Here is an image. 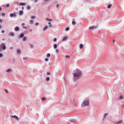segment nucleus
I'll use <instances>...</instances> for the list:
<instances>
[{
    "mask_svg": "<svg viewBox=\"0 0 124 124\" xmlns=\"http://www.w3.org/2000/svg\"><path fill=\"white\" fill-rule=\"evenodd\" d=\"M15 31H20V28H19L18 27H15Z\"/></svg>",
    "mask_w": 124,
    "mask_h": 124,
    "instance_id": "10",
    "label": "nucleus"
},
{
    "mask_svg": "<svg viewBox=\"0 0 124 124\" xmlns=\"http://www.w3.org/2000/svg\"><path fill=\"white\" fill-rule=\"evenodd\" d=\"M23 60H26V58L23 57Z\"/></svg>",
    "mask_w": 124,
    "mask_h": 124,
    "instance_id": "56",
    "label": "nucleus"
},
{
    "mask_svg": "<svg viewBox=\"0 0 124 124\" xmlns=\"http://www.w3.org/2000/svg\"><path fill=\"white\" fill-rule=\"evenodd\" d=\"M32 31V30L31 29L29 30V31Z\"/></svg>",
    "mask_w": 124,
    "mask_h": 124,
    "instance_id": "53",
    "label": "nucleus"
},
{
    "mask_svg": "<svg viewBox=\"0 0 124 124\" xmlns=\"http://www.w3.org/2000/svg\"><path fill=\"white\" fill-rule=\"evenodd\" d=\"M27 10H31V6H27Z\"/></svg>",
    "mask_w": 124,
    "mask_h": 124,
    "instance_id": "23",
    "label": "nucleus"
},
{
    "mask_svg": "<svg viewBox=\"0 0 124 124\" xmlns=\"http://www.w3.org/2000/svg\"><path fill=\"white\" fill-rule=\"evenodd\" d=\"M11 118L15 119V120H17V121H19V117H18L16 115H11Z\"/></svg>",
    "mask_w": 124,
    "mask_h": 124,
    "instance_id": "5",
    "label": "nucleus"
},
{
    "mask_svg": "<svg viewBox=\"0 0 124 124\" xmlns=\"http://www.w3.org/2000/svg\"><path fill=\"white\" fill-rule=\"evenodd\" d=\"M48 24L49 28H52V27H53V25L51 24V22H49Z\"/></svg>",
    "mask_w": 124,
    "mask_h": 124,
    "instance_id": "20",
    "label": "nucleus"
},
{
    "mask_svg": "<svg viewBox=\"0 0 124 124\" xmlns=\"http://www.w3.org/2000/svg\"><path fill=\"white\" fill-rule=\"evenodd\" d=\"M90 106V102L89 101H84L81 104V107L84 108Z\"/></svg>",
    "mask_w": 124,
    "mask_h": 124,
    "instance_id": "1",
    "label": "nucleus"
},
{
    "mask_svg": "<svg viewBox=\"0 0 124 124\" xmlns=\"http://www.w3.org/2000/svg\"><path fill=\"white\" fill-rule=\"evenodd\" d=\"M10 50H13V46L10 47Z\"/></svg>",
    "mask_w": 124,
    "mask_h": 124,
    "instance_id": "41",
    "label": "nucleus"
},
{
    "mask_svg": "<svg viewBox=\"0 0 124 124\" xmlns=\"http://www.w3.org/2000/svg\"><path fill=\"white\" fill-rule=\"evenodd\" d=\"M36 18V17H35V16H31V19H34Z\"/></svg>",
    "mask_w": 124,
    "mask_h": 124,
    "instance_id": "24",
    "label": "nucleus"
},
{
    "mask_svg": "<svg viewBox=\"0 0 124 124\" xmlns=\"http://www.w3.org/2000/svg\"><path fill=\"white\" fill-rule=\"evenodd\" d=\"M89 30H95V29H97V26H91L89 27Z\"/></svg>",
    "mask_w": 124,
    "mask_h": 124,
    "instance_id": "4",
    "label": "nucleus"
},
{
    "mask_svg": "<svg viewBox=\"0 0 124 124\" xmlns=\"http://www.w3.org/2000/svg\"><path fill=\"white\" fill-rule=\"evenodd\" d=\"M113 43H115V42H116V41L115 40H113Z\"/></svg>",
    "mask_w": 124,
    "mask_h": 124,
    "instance_id": "52",
    "label": "nucleus"
},
{
    "mask_svg": "<svg viewBox=\"0 0 124 124\" xmlns=\"http://www.w3.org/2000/svg\"><path fill=\"white\" fill-rule=\"evenodd\" d=\"M72 25H76V22L73 20L72 22Z\"/></svg>",
    "mask_w": 124,
    "mask_h": 124,
    "instance_id": "22",
    "label": "nucleus"
},
{
    "mask_svg": "<svg viewBox=\"0 0 124 124\" xmlns=\"http://www.w3.org/2000/svg\"><path fill=\"white\" fill-rule=\"evenodd\" d=\"M111 7H112V4H109L108 6V8H111Z\"/></svg>",
    "mask_w": 124,
    "mask_h": 124,
    "instance_id": "21",
    "label": "nucleus"
},
{
    "mask_svg": "<svg viewBox=\"0 0 124 124\" xmlns=\"http://www.w3.org/2000/svg\"><path fill=\"white\" fill-rule=\"evenodd\" d=\"M38 1V0H35L34 2H37Z\"/></svg>",
    "mask_w": 124,
    "mask_h": 124,
    "instance_id": "50",
    "label": "nucleus"
},
{
    "mask_svg": "<svg viewBox=\"0 0 124 124\" xmlns=\"http://www.w3.org/2000/svg\"><path fill=\"white\" fill-rule=\"evenodd\" d=\"M56 53H59V49H56Z\"/></svg>",
    "mask_w": 124,
    "mask_h": 124,
    "instance_id": "48",
    "label": "nucleus"
},
{
    "mask_svg": "<svg viewBox=\"0 0 124 124\" xmlns=\"http://www.w3.org/2000/svg\"><path fill=\"white\" fill-rule=\"evenodd\" d=\"M5 92L6 93H8V91H7V90L5 89Z\"/></svg>",
    "mask_w": 124,
    "mask_h": 124,
    "instance_id": "40",
    "label": "nucleus"
},
{
    "mask_svg": "<svg viewBox=\"0 0 124 124\" xmlns=\"http://www.w3.org/2000/svg\"><path fill=\"white\" fill-rule=\"evenodd\" d=\"M30 24H31V25H33L34 21L33 20H30Z\"/></svg>",
    "mask_w": 124,
    "mask_h": 124,
    "instance_id": "16",
    "label": "nucleus"
},
{
    "mask_svg": "<svg viewBox=\"0 0 124 124\" xmlns=\"http://www.w3.org/2000/svg\"><path fill=\"white\" fill-rule=\"evenodd\" d=\"M46 75H50L51 74L50 73V72H47Z\"/></svg>",
    "mask_w": 124,
    "mask_h": 124,
    "instance_id": "36",
    "label": "nucleus"
},
{
    "mask_svg": "<svg viewBox=\"0 0 124 124\" xmlns=\"http://www.w3.org/2000/svg\"><path fill=\"white\" fill-rule=\"evenodd\" d=\"M122 123H123V121H120L118 122L117 123V124H122Z\"/></svg>",
    "mask_w": 124,
    "mask_h": 124,
    "instance_id": "32",
    "label": "nucleus"
},
{
    "mask_svg": "<svg viewBox=\"0 0 124 124\" xmlns=\"http://www.w3.org/2000/svg\"><path fill=\"white\" fill-rule=\"evenodd\" d=\"M6 72H7V73H10L12 72V69L9 68L8 69H7L6 70Z\"/></svg>",
    "mask_w": 124,
    "mask_h": 124,
    "instance_id": "6",
    "label": "nucleus"
},
{
    "mask_svg": "<svg viewBox=\"0 0 124 124\" xmlns=\"http://www.w3.org/2000/svg\"><path fill=\"white\" fill-rule=\"evenodd\" d=\"M48 61H49V59H48L47 58L45 59V61L46 62H48Z\"/></svg>",
    "mask_w": 124,
    "mask_h": 124,
    "instance_id": "39",
    "label": "nucleus"
},
{
    "mask_svg": "<svg viewBox=\"0 0 124 124\" xmlns=\"http://www.w3.org/2000/svg\"><path fill=\"white\" fill-rule=\"evenodd\" d=\"M3 57V55H2V53H0V58H1Z\"/></svg>",
    "mask_w": 124,
    "mask_h": 124,
    "instance_id": "29",
    "label": "nucleus"
},
{
    "mask_svg": "<svg viewBox=\"0 0 124 124\" xmlns=\"http://www.w3.org/2000/svg\"><path fill=\"white\" fill-rule=\"evenodd\" d=\"M25 4H26L25 3H20L19 4L20 5H25Z\"/></svg>",
    "mask_w": 124,
    "mask_h": 124,
    "instance_id": "31",
    "label": "nucleus"
},
{
    "mask_svg": "<svg viewBox=\"0 0 124 124\" xmlns=\"http://www.w3.org/2000/svg\"><path fill=\"white\" fill-rule=\"evenodd\" d=\"M47 29H48V26H46V27L43 29V31H46V30H47Z\"/></svg>",
    "mask_w": 124,
    "mask_h": 124,
    "instance_id": "25",
    "label": "nucleus"
},
{
    "mask_svg": "<svg viewBox=\"0 0 124 124\" xmlns=\"http://www.w3.org/2000/svg\"><path fill=\"white\" fill-rule=\"evenodd\" d=\"M46 81H50V78L47 77L46 78Z\"/></svg>",
    "mask_w": 124,
    "mask_h": 124,
    "instance_id": "28",
    "label": "nucleus"
},
{
    "mask_svg": "<svg viewBox=\"0 0 124 124\" xmlns=\"http://www.w3.org/2000/svg\"><path fill=\"white\" fill-rule=\"evenodd\" d=\"M1 32L2 33H4L5 31H4V30H2L1 31Z\"/></svg>",
    "mask_w": 124,
    "mask_h": 124,
    "instance_id": "44",
    "label": "nucleus"
},
{
    "mask_svg": "<svg viewBox=\"0 0 124 124\" xmlns=\"http://www.w3.org/2000/svg\"><path fill=\"white\" fill-rule=\"evenodd\" d=\"M16 52L18 55H21L22 52L21 51V50L20 49H17Z\"/></svg>",
    "mask_w": 124,
    "mask_h": 124,
    "instance_id": "8",
    "label": "nucleus"
},
{
    "mask_svg": "<svg viewBox=\"0 0 124 124\" xmlns=\"http://www.w3.org/2000/svg\"><path fill=\"white\" fill-rule=\"evenodd\" d=\"M120 99H123V96H121L120 97Z\"/></svg>",
    "mask_w": 124,
    "mask_h": 124,
    "instance_id": "47",
    "label": "nucleus"
},
{
    "mask_svg": "<svg viewBox=\"0 0 124 124\" xmlns=\"http://www.w3.org/2000/svg\"><path fill=\"white\" fill-rule=\"evenodd\" d=\"M65 57L67 58V59H70V56H69V55H65Z\"/></svg>",
    "mask_w": 124,
    "mask_h": 124,
    "instance_id": "30",
    "label": "nucleus"
},
{
    "mask_svg": "<svg viewBox=\"0 0 124 124\" xmlns=\"http://www.w3.org/2000/svg\"><path fill=\"white\" fill-rule=\"evenodd\" d=\"M67 38H68V37L67 36H64L63 38V39H62V41H63V42H64V41L67 40Z\"/></svg>",
    "mask_w": 124,
    "mask_h": 124,
    "instance_id": "9",
    "label": "nucleus"
},
{
    "mask_svg": "<svg viewBox=\"0 0 124 124\" xmlns=\"http://www.w3.org/2000/svg\"><path fill=\"white\" fill-rule=\"evenodd\" d=\"M1 10V8L0 7V11Z\"/></svg>",
    "mask_w": 124,
    "mask_h": 124,
    "instance_id": "57",
    "label": "nucleus"
},
{
    "mask_svg": "<svg viewBox=\"0 0 124 124\" xmlns=\"http://www.w3.org/2000/svg\"><path fill=\"white\" fill-rule=\"evenodd\" d=\"M9 35H10V36H14V32H10L9 33Z\"/></svg>",
    "mask_w": 124,
    "mask_h": 124,
    "instance_id": "13",
    "label": "nucleus"
},
{
    "mask_svg": "<svg viewBox=\"0 0 124 124\" xmlns=\"http://www.w3.org/2000/svg\"><path fill=\"white\" fill-rule=\"evenodd\" d=\"M53 41H54V42H56V41H57V38H55L53 39Z\"/></svg>",
    "mask_w": 124,
    "mask_h": 124,
    "instance_id": "35",
    "label": "nucleus"
},
{
    "mask_svg": "<svg viewBox=\"0 0 124 124\" xmlns=\"http://www.w3.org/2000/svg\"><path fill=\"white\" fill-rule=\"evenodd\" d=\"M46 100V98H45V97H43L42 98V101H44V100Z\"/></svg>",
    "mask_w": 124,
    "mask_h": 124,
    "instance_id": "33",
    "label": "nucleus"
},
{
    "mask_svg": "<svg viewBox=\"0 0 124 124\" xmlns=\"http://www.w3.org/2000/svg\"><path fill=\"white\" fill-rule=\"evenodd\" d=\"M2 40L4 41V39H2Z\"/></svg>",
    "mask_w": 124,
    "mask_h": 124,
    "instance_id": "58",
    "label": "nucleus"
},
{
    "mask_svg": "<svg viewBox=\"0 0 124 124\" xmlns=\"http://www.w3.org/2000/svg\"><path fill=\"white\" fill-rule=\"evenodd\" d=\"M66 31H69V27H66L65 29Z\"/></svg>",
    "mask_w": 124,
    "mask_h": 124,
    "instance_id": "27",
    "label": "nucleus"
},
{
    "mask_svg": "<svg viewBox=\"0 0 124 124\" xmlns=\"http://www.w3.org/2000/svg\"><path fill=\"white\" fill-rule=\"evenodd\" d=\"M0 47H1L2 50H6V46H5V44L4 43H2L0 44Z\"/></svg>",
    "mask_w": 124,
    "mask_h": 124,
    "instance_id": "2",
    "label": "nucleus"
},
{
    "mask_svg": "<svg viewBox=\"0 0 124 124\" xmlns=\"http://www.w3.org/2000/svg\"><path fill=\"white\" fill-rule=\"evenodd\" d=\"M21 26L23 27V29L26 30L27 29V27L25 26V24L24 23H22Z\"/></svg>",
    "mask_w": 124,
    "mask_h": 124,
    "instance_id": "12",
    "label": "nucleus"
},
{
    "mask_svg": "<svg viewBox=\"0 0 124 124\" xmlns=\"http://www.w3.org/2000/svg\"><path fill=\"white\" fill-rule=\"evenodd\" d=\"M71 121L72 122H76V121L75 120H74V119L72 120Z\"/></svg>",
    "mask_w": 124,
    "mask_h": 124,
    "instance_id": "49",
    "label": "nucleus"
},
{
    "mask_svg": "<svg viewBox=\"0 0 124 124\" xmlns=\"http://www.w3.org/2000/svg\"><path fill=\"white\" fill-rule=\"evenodd\" d=\"M46 21H49V22H51V21H53V19H49V18H46Z\"/></svg>",
    "mask_w": 124,
    "mask_h": 124,
    "instance_id": "14",
    "label": "nucleus"
},
{
    "mask_svg": "<svg viewBox=\"0 0 124 124\" xmlns=\"http://www.w3.org/2000/svg\"><path fill=\"white\" fill-rule=\"evenodd\" d=\"M107 115H108V113H105L104 114V119H106V116H107Z\"/></svg>",
    "mask_w": 124,
    "mask_h": 124,
    "instance_id": "19",
    "label": "nucleus"
},
{
    "mask_svg": "<svg viewBox=\"0 0 124 124\" xmlns=\"http://www.w3.org/2000/svg\"><path fill=\"white\" fill-rule=\"evenodd\" d=\"M39 25V23L38 22H37L35 23V26H38Z\"/></svg>",
    "mask_w": 124,
    "mask_h": 124,
    "instance_id": "38",
    "label": "nucleus"
},
{
    "mask_svg": "<svg viewBox=\"0 0 124 124\" xmlns=\"http://www.w3.org/2000/svg\"><path fill=\"white\" fill-rule=\"evenodd\" d=\"M22 10H23V9H24V7H22Z\"/></svg>",
    "mask_w": 124,
    "mask_h": 124,
    "instance_id": "55",
    "label": "nucleus"
},
{
    "mask_svg": "<svg viewBox=\"0 0 124 124\" xmlns=\"http://www.w3.org/2000/svg\"><path fill=\"white\" fill-rule=\"evenodd\" d=\"M74 76L75 77H79V76H81V72H79L78 73H74Z\"/></svg>",
    "mask_w": 124,
    "mask_h": 124,
    "instance_id": "3",
    "label": "nucleus"
},
{
    "mask_svg": "<svg viewBox=\"0 0 124 124\" xmlns=\"http://www.w3.org/2000/svg\"><path fill=\"white\" fill-rule=\"evenodd\" d=\"M22 40H23V41H27V37H24Z\"/></svg>",
    "mask_w": 124,
    "mask_h": 124,
    "instance_id": "17",
    "label": "nucleus"
},
{
    "mask_svg": "<svg viewBox=\"0 0 124 124\" xmlns=\"http://www.w3.org/2000/svg\"><path fill=\"white\" fill-rule=\"evenodd\" d=\"M83 44H81L79 45V47L80 49H82L83 48Z\"/></svg>",
    "mask_w": 124,
    "mask_h": 124,
    "instance_id": "18",
    "label": "nucleus"
},
{
    "mask_svg": "<svg viewBox=\"0 0 124 124\" xmlns=\"http://www.w3.org/2000/svg\"><path fill=\"white\" fill-rule=\"evenodd\" d=\"M2 16H5V13H3L2 14H1Z\"/></svg>",
    "mask_w": 124,
    "mask_h": 124,
    "instance_id": "37",
    "label": "nucleus"
},
{
    "mask_svg": "<svg viewBox=\"0 0 124 124\" xmlns=\"http://www.w3.org/2000/svg\"><path fill=\"white\" fill-rule=\"evenodd\" d=\"M3 22V20L2 19H0V23H2Z\"/></svg>",
    "mask_w": 124,
    "mask_h": 124,
    "instance_id": "46",
    "label": "nucleus"
},
{
    "mask_svg": "<svg viewBox=\"0 0 124 124\" xmlns=\"http://www.w3.org/2000/svg\"><path fill=\"white\" fill-rule=\"evenodd\" d=\"M50 56H51V55L50 54V53H47L46 57H50Z\"/></svg>",
    "mask_w": 124,
    "mask_h": 124,
    "instance_id": "34",
    "label": "nucleus"
},
{
    "mask_svg": "<svg viewBox=\"0 0 124 124\" xmlns=\"http://www.w3.org/2000/svg\"><path fill=\"white\" fill-rule=\"evenodd\" d=\"M0 29H2V27L1 26V25H0Z\"/></svg>",
    "mask_w": 124,
    "mask_h": 124,
    "instance_id": "51",
    "label": "nucleus"
},
{
    "mask_svg": "<svg viewBox=\"0 0 124 124\" xmlns=\"http://www.w3.org/2000/svg\"><path fill=\"white\" fill-rule=\"evenodd\" d=\"M9 6H10L9 4H7L6 5V7H9Z\"/></svg>",
    "mask_w": 124,
    "mask_h": 124,
    "instance_id": "42",
    "label": "nucleus"
},
{
    "mask_svg": "<svg viewBox=\"0 0 124 124\" xmlns=\"http://www.w3.org/2000/svg\"><path fill=\"white\" fill-rule=\"evenodd\" d=\"M54 49H57V48H58V45H57V44H54Z\"/></svg>",
    "mask_w": 124,
    "mask_h": 124,
    "instance_id": "15",
    "label": "nucleus"
},
{
    "mask_svg": "<svg viewBox=\"0 0 124 124\" xmlns=\"http://www.w3.org/2000/svg\"><path fill=\"white\" fill-rule=\"evenodd\" d=\"M50 0H45V1H49Z\"/></svg>",
    "mask_w": 124,
    "mask_h": 124,
    "instance_id": "54",
    "label": "nucleus"
},
{
    "mask_svg": "<svg viewBox=\"0 0 124 124\" xmlns=\"http://www.w3.org/2000/svg\"><path fill=\"white\" fill-rule=\"evenodd\" d=\"M10 16L11 18H12V17H13L14 16V14H11L10 15Z\"/></svg>",
    "mask_w": 124,
    "mask_h": 124,
    "instance_id": "26",
    "label": "nucleus"
},
{
    "mask_svg": "<svg viewBox=\"0 0 124 124\" xmlns=\"http://www.w3.org/2000/svg\"><path fill=\"white\" fill-rule=\"evenodd\" d=\"M59 6H60V4H57L56 5V7L58 8V7H59Z\"/></svg>",
    "mask_w": 124,
    "mask_h": 124,
    "instance_id": "43",
    "label": "nucleus"
},
{
    "mask_svg": "<svg viewBox=\"0 0 124 124\" xmlns=\"http://www.w3.org/2000/svg\"><path fill=\"white\" fill-rule=\"evenodd\" d=\"M34 46L33 45H31V48H33Z\"/></svg>",
    "mask_w": 124,
    "mask_h": 124,
    "instance_id": "45",
    "label": "nucleus"
},
{
    "mask_svg": "<svg viewBox=\"0 0 124 124\" xmlns=\"http://www.w3.org/2000/svg\"><path fill=\"white\" fill-rule=\"evenodd\" d=\"M24 33H21L18 35V38H23L24 37Z\"/></svg>",
    "mask_w": 124,
    "mask_h": 124,
    "instance_id": "7",
    "label": "nucleus"
},
{
    "mask_svg": "<svg viewBox=\"0 0 124 124\" xmlns=\"http://www.w3.org/2000/svg\"><path fill=\"white\" fill-rule=\"evenodd\" d=\"M24 14V11H20L19 12V16H22V15Z\"/></svg>",
    "mask_w": 124,
    "mask_h": 124,
    "instance_id": "11",
    "label": "nucleus"
}]
</instances>
